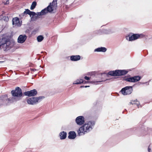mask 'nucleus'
<instances>
[{"mask_svg": "<svg viewBox=\"0 0 152 152\" xmlns=\"http://www.w3.org/2000/svg\"><path fill=\"white\" fill-rule=\"evenodd\" d=\"M94 124V122L89 121L86 123L83 126L80 127L77 131L78 134L83 135L91 131Z\"/></svg>", "mask_w": 152, "mask_h": 152, "instance_id": "f257e3e1", "label": "nucleus"}, {"mask_svg": "<svg viewBox=\"0 0 152 152\" xmlns=\"http://www.w3.org/2000/svg\"><path fill=\"white\" fill-rule=\"evenodd\" d=\"M48 12V7L45 8L43 10H42L41 12H38L36 13L35 12H31L29 10L27 9L24 12V13H27L30 16H32L31 17V19L33 20H34L37 18L39 17L40 16L43 15Z\"/></svg>", "mask_w": 152, "mask_h": 152, "instance_id": "f03ea898", "label": "nucleus"}, {"mask_svg": "<svg viewBox=\"0 0 152 152\" xmlns=\"http://www.w3.org/2000/svg\"><path fill=\"white\" fill-rule=\"evenodd\" d=\"M11 47V42L9 39L6 38L0 39V48L4 51L7 50Z\"/></svg>", "mask_w": 152, "mask_h": 152, "instance_id": "7ed1b4c3", "label": "nucleus"}, {"mask_svg": "<svg viewBox=\"0 0 152 152\" xmlns=\"http://www.w3.org/2000/svg\"><path fill=\"white\" fill-rule=\"evenodd\" d=\"M133 90L132 86H127L122 89L121 92L124 95H127L130 94Z\"/></svg>", "mask_w": 152, "mask_h": 152, "instance_id": "20e7f679", "label": "nucleus"}, {"mask_svg": "<svg viewBox=\"0 0 152 152\" xmlns=\"http://www.w3.org/2000/svg\"><path fill=\"white\" fill-rule=\"evenodd\" d=\"M57 0H53L48 6V12H52L56 10L57 7Z\"/></svg>", "mask_w": 152, "mask_h": 152, "instance_id": "39448f33", "label": "nucleus"}, {"mask_svg": "<svg viewBox=\"0 0 152 152\" xmlns=\"http://www.w3.org/2000/svg\"><path fill=\"white\" fill-rule=\"evenodd\" d=\"M11 93L13 96L17 97L21 96L22 94L21 90L18 87L15 90L12 91Z\"/></svg>", "mask_w": 152, "mask_h": 152, "instance_id": "423d86ee", "label": "nucleus"}, {"mask_svg": "<svg viewBox=\"0 0 152 152\" xmlns=\"http://www.w3.org/2000/svg\"><path fill=\"white\" fill-rule=\"evenodd\" d=\"M140 77L139 76H134L133 77L128 78L126 79V80L130 82H136L140 79Z\"/></svg>", "mask_w": 152, "mask_h": 152, "instance_id": "0eeeda50", "label": "nucleus"}, {"mask_svg": "<svg viewBox=\"0 0 152 152\" xmlns=\"http://www.w3.org/2000/svg\"><path fill=\"white\" fill-rule=\"evenodd\" d=\"M75 121L77 125H81L85 122L84 118L81 116H78L76 118Z\"/></svg>", "mask_w": 152, "mask_h": 152, "instance_id": "6e6552de", "label": "nucleus"}, {"mask_svg": "<svg viewBox=\"0 0 152 152\" xmlns=\"http://www.w3.org/2000/svg\"><path fill=\"white\" fill-rule=\"evenodd\" d=\"M140 37L139 35L134 34L132 36H128L126 37V39L129 41H132L138 39Z\"/></svg>", "mask_w": 152, "mask_h": 152, "instance_id": "1a4fd4ad", "label": "nucleus"}, {"mask_svg": "<svg viewBox=\"0 0 152 152\" xmlns=\"http://www.w3.org/2000/svg\"><path fill=\"white\" fill-rule=\"evenodd\" d=\"M37 94V92L35 89L28 91L24 93V94L26 96H32L36 95Z\"/></svg>", "mask_w": 152, "mask_h": 152, "instance_id": "9d476101", "label": "nucleus"}, {"mask_svg": "<svg viewBox=\"0 0 152 152\" xmlns=\"http://www.w3.org/2000/svg\"><path fill=\"white\" fill-rule=\"evenodd\" d=\"M38 100L39 99L38 98L34 97L28 99L27 102L28 104H33L37 102Z\"/></svg>", "mask_w": 152, "mask_h": 152, "instance_id": "9b49d317", "label": "nucleus"}, {"mask_svg": "<svg viewBox=\"0 0 152 152\" xmlns=\"http://www.w3.org/2000/svg\"><path fill=\"white\" fill-rule=\"evenodd\" d=\"M128 72L126 70H116L115 71V76H119L126 75Z\"/></svg>", "mask_w": 152, "mask_h": 152, "instance_id": "f8f14e48", "label": "nucleus"}, {"mask_svg": "<svg viewBox=\"0 0 152 152\" xmlns=\"http://www.w3.org/2000/svg\"><path fill=\"white\" fill-rule=\"evenodd\" d=\"M12 24L15 26H20L21 25V22L19 21L18 18L16 17L13 19Z\"/></svg>", "mask_w": 152, "mask_h": 152, "instance_id": "ddd939ff", "label": "nucleus"}, {"mask_svg": "<svg viewBox=\"0 0 152 152\" xmlns=\"http://www.w3.org/2000/svg\"><path fill=\"white\" fill-rule=\"evenodd\" d=\"M27 38L26 36V35H21L19 37L18 41L19 43H23L26 40Z\"/></svg>", "mask_w": 152, "mask_h": 152, "instance_id": "4468645a", "label": "nucleus"}, {"mask_svg": "<svg viewBox=\"0 0 152 152\" xmlns=\"http://www.w3.org/2000/svg\"><path fill=\"white\" fill-rule=\"evenodd\" d=\"M76 134L74 131H71L69 132L68 138L70 139H74L76 137Z\"/></svg>", "mask_w": 152, "mask_h": 152, "instance_id": "2eb2a0df", "label": "nucleus"}, {"mask_svg": "<svg viewBox=\"0 0 152 152\" xmlns=\"http://www.w3.org/2000/svg\"><path fill=\"white\" fill-rule=\"evenodd\" d=\"M88 82V81H84L83 79H77L75 81L73 82V84H78L83 83H86Z\"/></svg>", "mask_w": 152, "mask_h": 152, "instance_id": "dca6fc26", "label": "nucleus"}, {"mask_svg": "<svg viewBox=\"0 0 152 152\" xmlns=\"http://www.w3.org/2000/svg\"><path fill=\"white\" fill-rule=\"evenodd\" d=\"M59 136L61 139H64L66 137V133L64 131L60 133Z\"/></svg>", "mask_w": 152, "mask_h": 152, "instance_id": "f3484780", "label": "nucleus"}, {"mask_svg": "<svg viewBox=\"0 0 152 152\" xmlns=\"http://www.w3.org/2000/svg\"><path fill=\"white\" fill-rule=\"evenodd\" d=\"M80 59V56L79 55L72 56L70 57V59L72 61H77Z\"/></svg>", "mask_w": 152, "mask_h": 152, "instance_id": "a211bd4d", "label": "nucleus"}, {"mask_svg": "<svg viewBox=\"0 0 152 152\" xmlns=\"http://www.w3.org/2000/svg\"><path fill=\"white\" fill-rule=\"evenodd\" d=\"M107 50L106 48L103 47H101L99 48H98L94 50L95 52H105Z\"/></svg>", "mask_w": 152, "mask_h": 152, "instance_id": "6ab92c4d", "label": "nucleus"}, {"mask_svg": "<svg viewBox=\"0 0 152 152\" xmlns=\"http://www.w3.org/2000/svg\"><path fill=\"white\" fill-rule=\"evenodd\" d=\"M37 5V3L36 1H34L33 2L31 7V9L33 10L35 7Z\"/></svg>", "mask_w": 152, "mask_h": 152, "instance_id": "aec40b11", "label": "nucleus"}, {"mask_svg": "<svg viewBox=\"0 0 152 152\" xmlns=\"http://www.w3.org/2000/svg\"><path fill=\"white\" fill-rule=\"evenodd\" d=\"M43 37L41 35L38 36L37 38V40L39 42H41L43 40Z\"/></svg>", "mask_w": 152, "mask_h": 152, "instance_id": "412c9836", "label": "nucleus"}, {"mask_svg": "<svg viewBox=\"0 0 152 152\" xmlns=\"http://www.w3.org/2000/svg\"><path fill=\"white\" fill-rule=\"evenodd\" d=\"M115 71H110L108 72V75H111L115 76Z\"/></svg>", "mask_w": 152, "mask_h": 152, "instance_id": "4be33fe9", "label": "nucleus"}, {"mask_svg": "<svg viewBox=\"0 0 152 152\" xmlns=\"http://www.w3.org/2000/svg\"><path fill=\"white\" fill-rule=\"evenodd\" d=\"M132 103L133 104H135L137 105V106L139 107V105L140 104V103L139 102H138L137 100H136V103L134 102V101H133L132 102Z\"/></svg>", "mask_w": 152, "mask_h": 152, "instance_id": "5701e85b", "label": "nucleus"}, {"mask_svg": "<svg viewBox=\"0 0 152 152\" xmlns=\"http://www.w3.org/2000/svg\"><path fill=\"white\" fill-rule=\"evenodd\" d=\"M84 78L85 80H89V79H90V78L87 76L85 77Z\"/></svg>", "mask_w": 152, "mask_h": 152, "instance_id": "b1692460", "label": "nucleus"}, {"mask_svg": "<svg viewBox=\"0 0 152 152\" xmlns=\"http://www.w3.org/2000/svg\"><path fill=\"white\" fill-rule=\"evenodd\" d=\"M150 145H149V146H148V152H150L151 151V148H150Z\"/></svg>", "mask_w": 152, "mask_h": 152, "instance_id": "393cba45", "label": "nucleus"}, {"mask_svg": "<svg viewBox=\"0 0 152 152\" xmlns=\"http://www.w3.org/2000/svg\"><path fill=\"white\" fill-rule=\"evenodd\" d=\"M9 3V1H8V0H7V1H6V2L5 4H8Z\"/></svg>", "mask_w": 152, "mask_h": 152, "instance_id": "a878e982", "label": "nucleus"}, {"mask_svg": "<svg viewBox=\"0 0 152 152\" xmlns=\"http://www.w3.org/2000/svg\"><path fill=\"white\" fill-rule=\"evenodd\" d=\"M102 75H104V76H107V74H102Z\"/></svg>", "mask_w": 152, "mask_h": 152, "instance_id": "bb28decb", "label": "nucleus"}, {"mask_svg": "<svg viewBox=\"0 0 152 152\" xmlns=\"http://www.w3.org/2000/svg\"><path fill=\"white\" fill-rule=\"evenodd\" d=\"M89 87V86H84V87L87 88V87Z\"/></svg>", "mask_w": 152, "mask_h": 152, "instance_id": "cd10ccee", "label": "nucleus"}, {"mask_svg": "<svg viewBox=\"0 0 152 152\" xmlns=\"http://www.w3.org/2000/svg\"><path fill=\"white\" fill-rule=\"evenodd\" d=\"M84 86H81L80 87V88H82V87H84Z\"/></svg>", "mask_w": 152, "mask_h": 152, "instance_id": "c85d7f7f", "label": "nucleus"}, {"mask_svg": "<svg viewBox=\"0 0 152 152\" xmlns=\"http://www.w3.org/2000/svg\"><path fill=\"white\" fill-rule=\"evenodd\" d=\"M99 81V82H101V81Z\"/></svg>", "mask_w": 152, "mask_h": 152, "instance_id": "c756f323", "label": "nucleus"}]
</instances>
